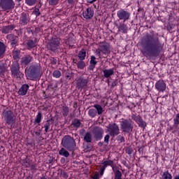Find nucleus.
<instances>
[{
	"instance_id": "1",
	"label": "nucleus",
	"mask_w": 179,
	"mask_h": 179,
	"mask_svg": "<svg viewBox=\"0 0 179 179\" xmlns=\"http://www.w3.org/2000/svg\"><path fill=\"white\" fill-rule=\"evenodd\" d=\"M141 52L147 59L155 61L160 57L163 50V45L159 38V34L154 31L146 33L141 41Z\"/></svg>"
},
{
	"instance_id": "2",
	"label": "nucleus",
	"mask_w": 179,
	"mask_h": 179,
	"mask_svg": "<svg viewBox=\"0 0 179 179\" xmlns=\"http://www.w3.org/2000/svg\"><path fill=\"white\" fill-rule=\"evenodd\" d=\"M41 66L40 64H32L26 71L25 75L29 80H37L41 78Z\"/></svg>"
},
{
	"instance_id": "3",
	"label": "nucleus",
	"mask_w": 179,
	"mask_h": 179,
	"mask_svg": "<svg viewBox=\"0 0 179 179\" xmlns=\"http://www.w3.org/2000/svg\"><path fill=\"white\" fill-rule=\"evenodd\" d=\"M62 145L69 152H75L76 150V142L73 137L66 135L62 139Z\"/></svg>"
},
{
	"instance_id": "4",
	"label": "nucleus",
	"mask_w": 179,
	"mask_h": 179,
	"mask_svg": "<svg viewBox=\"0 0 179 179\" xmlns=\"http://www.w3.org/2000/svg\"><path fill=\"white\" fill-rule=\"evenodd\" d=\"M2 118L4 120L7 125H10L11 128H15L16 124V116L11 110H4L2 113Z\"/></svg>"
},
{
	"instance_id": "5",
	"label": "nucleus",
	"mask_w": 179,
	"mask_h": 179,
	"mask_svg": "<svg viewBox=\"0 0 179 179\" xmlns=\"http://www.w3.org/2000/svg\"><path fill=\"white\" fill-rule=\"evenodd\" d=\"M120 129L122 134L131 135L134 132V121L131 119H122V121H120Z\"/></svg>"
},
{
	"instance_id": "6",
	"label": "nucleus",
	"mask_w": 179,
	"mask_h": 179,
	"mask_svg": "<svg viewBox=\"0 0 179 179\" xmlns=\"http://www.w3.org/2000/svg\"><path fill=\"white\" fill-rule=\"evenodd\" d=\"M60 44L61 42H59V39L58 38H52L51 41L47 44L46 48L49 51L57 52V50H59Z\"/></svg>"
},
{
	"instance_id": "7",
	"label": "nucleus",
	"mask_w": 179,
	"mask_h": 179,
	"mask_svg": "<svg viewBox=\"0 0 179 179\" xmlns=\"http://www.w3.org/2000/svg\"><path fill=\"white\" fill-rule=\"evenodd\" d=\"M10 71L13 78H20L22 73L20 72V64L18 61L13 62V64L10 66Z\"/></svg>"
},
{
	"instance_id": "8",
	"label": "nucleus",
	"mask_w": 179,
	"mask_h": 179,
	"mask_svg": "<svg viewBox=\"0 0 179 179\" xmlns=\"http://www.w3.org/2000/svg\"><path fill=\"white\" fill-rule=\"evenodd\" d=\"M107 128L109 135L113 136V138H115V136H118V135H120V127H118L117 123H110L108 124Z\"/></svg>"
},
{
	"instance_id": "9",
	"label": "nucleus",
	"mask_w": 179,
	"mask_h": 179,
	"mask_svg": "<svg viewBox=\"0 0 179 179\" xmlns=\"http://www.w3.org/2000/svg\"><path fill=\"white\" fill-rule=\"evenodd\" d=\"M92 135L95 141H101L104 135V129L100 127H95L92 129Z\"/></svg>"
},
{
	"instance_id": "10",
	"label": "nucleus",
	"mask_w": 179,
	"mask_h": 179,
	"mask_svg": "<svg viewBox=\"0 0 179 179\" xmlns=\"http://www.w3.org/2000/svg\"><path fill=\"white\" fill-rule=\"evenodd\" d=\"M0 7L4 10H10L15 8L13 0H0Z\"/></svg>"
},
{
	"instance_id": "11",
	"label": "nucleus",
	"mask_w": 179,
	"mask_h": 179,
	"mask_svg": "<svg viewBox=\"0 0 179 179\" xmlns=\"http://www.w3.org/2000/svg\"><path fill=\"white\" fill-rule=\"evenodd\" d=\"M131 120H133V121H135V122H136L140 128H143V129H145L146 128V122L143 120L142 116H141L140 115H136L135 114H133L131 115Z\"/></svg>"
},
{
	"instance_id": "12",
	"label": "nucleus",
	"mask_w": 179,
	"mask_h": 179,
	"mask_svg": "<svg viewBox=\"0 0 179 179\" xmlns=\"http://www.w3.org/2000/svg\"><path fill=\"white\" fill-rule=\"evenodd\" d=\"M117 16L120 20L127 22V20H129V16H131V13L124 9H121L117 12Z\"/></svg>"
},
{
	"instance_id": "13",
	"label": "nucleus",
	"mask_w": 179,
	"mask_h": 179,
	"mask_svg": "<svg viewBox=\"0 0 179 179\" xmlns=\"http://www.w3.org/2000/svg\"><path fill=\"white\" fill-rule=\"evenodd\" d=\"M29 22H30V15L29 13H22L20 17V24L26 26Z\"/></svg>"
},
{
	"instance_id": "14",
	"label": "nucleus",
	"mask_w": 179,
	"mask_h": 179,
	"mask_svg": "<svg viewBox=\"0 0 179 179\" xmlns=\"http://www.w3.org/2000/svg\"><path fill=\"white\" fill-rule=\"evenodd\" d=\"M99 50L102 52L103 55H107V54H110V44L101 42L99 45Z\"/></svg>"
},
{
	"instance_id": "15",
	"label": "nucleus",
	"mask_w": 179,
	"mask_h": 179,
	"mask_svg": "<svg viewBox=\"0 0 179 179\" xmlns=\"http://www.w3.org/2000/svg\"><path fill=\"white\" fill-rule=\"evenodd\" d=\"M166 83H164V80H159L155 83V89L159 92V93H163L164 90H166Z\"/></svg>"
},
{
	"instance_id": "16",
	"label": "nucleus",
	"mask_w": 179,
	"mask_h": 179,
	"mask_svg": "<svg viewBox=\"0 0 179 179\" xmlns=\"http://www.w3.org/2000/svg\"><path fill=\"white\" fill-rule=\"evenodd\" d=\"M7 38L10 40L12 47H16L19 44V38L13 34L7 35Z\"/></svg>"
},
{
	"instance_id": "17",
	"label": "nucleus",
	"mask_w": 179,
	"mask_h": 179,
	"mask_svg": "<svg viewBox=\"0 0 179 179\" xmlns=\"http://www.w3.org/2000/svg\"><path fill=\"white\" fill-rule=\"evenodd\" d=\"M83 16L87 20L92 19L94 16V10H93L92 7H89L83 13Z\"/></svg>"
},
{
	"instance_id": "18",
	"label": "nucleus",
	"mask_w": 179,
	"mask_h": 179,
	"mask_svg": "<svg viewBox=\"0 0 179 179\" xmlns=\"http://www.w3.org/2000/svg\"><path fill=\"white\" fill-rule=\"evenodd\" d=\"M87 79L80 78L76 80V86L78 89H84L87 86Z\"/></svg>"
},
{
	"instance_id": "19",
	"label": "nucleus",
	"mask_w": 179,
	"mask_h": 179,
	"mask_svg": "<svg viewBox=\"0 0 179 179\" xmlns=\"http://www.w3.org/2000/svg\"><path fill=\"white\" fill-rule=\"evenodd\" d=\"M33 61V57L30 55H26L21 58L20 64L22 66H27Z\"/></svg>"
},
{
	"instance_id": "20",
	"label": "nucleus",
	"mask_w": 179,
	"mask_h": 179,
	"mask_svg": "<svg viewBox=\"0 0 179 179\" xmlns=\"http://www.w3.org/2000/svg\"><path fill=\"white\" fill-rule=\"evenodd\" d=\"M116 27L118 29V31L120 33H123V34H127V33H128V26H127L124 22L120 23V25L116 24Z\"/></svg>"
},
{
	"instance_id": "21",
	"label": "nucleus",
	"mask_w": 179,
	"mask_h": 179,
	"mask_svg": "<svg viewBox=\"0 0 179 179\" xmlns=\"http://www.w3.org/2000/svg\"><path fill=\"white\" fill-rule=\"evenodd\" d=\"M15 27V24L3 26L1 28V33H3V34H8V33H10V31H12Z\"/></svg>"
},
{
	"instance_id": "22",
	"label": "nucleus",
	"mask_w": 179,
	"mask_h": 179,
	"mask_svg": "<svg viewBox=\"0 0 179 179\" xmlns=\"http://www.w3.org/2000/svg\"><path fill=\"white\" fill-rule=\"evenodd\" d=\"M29 85L27 84L22 85L17 92L19 96H26V94H27V90H29Z\"/></svg>"
},
{
	"instance_id": "23",
	"label": "nucleus",
	"mask_w": 179,
	"mask_h": 179,
	"mask_svg": "<svg viewBox=\"0 0 179 179\" xmlns=\"http://www.w3.org/2000/svg\"><path fill=\"white\" fill-rule=\"evenodd\" d=\"M96 65H97V61H96V57H94V55H92L91 59L90 61V66L88 67V69L90 71H94Z\"/></svg>"
},
{
	"instance_id": "24",
	"label": "nucleus",
	"mask_w": 179,
	"mask_h": 179,
	"mask_svg": "<svg viewBox=\"0 0 179 179\" xmlns=\"http://www.w3.org/2000/svg\"><path fill=\"white\" fill-rule=\"evenodd\" d=\"M113 171L114 173V179H122V173L118 170V166L113 167Z\"/></svg>"
},
{
	"instance_id": "25",
	"label": "nucleus",
	"mask_w": 179,
	"mask_h": 179,
	"mask_svg": "<svg viewBox=\"0 0 179 179\" xmlns=\"http://www.w3.org/2000/svg\"><path fill=\"white\" fill-rule=\"evenodd\" d=\"M37 44V38H34V40L29 39L27 41V46L29 49L34 48Z\"/></svg>"
},
{
	"instance_id": "26",
	"label": "nucleus",
	"mask_w": 179,
	"mask_h": 179,
	"mask_svg": "<svg viewBox=\"0 0 179 179\" xmlns=\"http://www.w3.org/2000/svg\"><path fill=\"white\" fill-rule=\"evenodd\" d=\"M5 52H6V45L0 41V58H3V57H5Z\"/></svg>"
},
{
	"instance_id": "27",
	"label": "nucleus",
	"mask_w": 179,
	"mask_h": 179,
	"mask_svg": "<svg viewBox=\"0 0 179 179\" xmlns=\"http://www.w3.org/2000/svg\"><path fill=\"white\" fill-rule=\"evenodd\" d=\"M55 121V118L51 117L50 120L46 121V123L44 124L45 132H48V129H50V127L54 124Z\"/></svg>"
},
{
	"instance_id": "28",
	"label": "nucleus",
	"mask_w": 179,
	"mask_h": 179,
	"mask_svg": "<svg viewBox=\"0 0 179 179\" xmlns=\"http://www.w3.org/2000/svg\"><path fill=\"white\" fill-rule=\"evenodd\" d=\"M20 54L21 51L19 49H17L15 48L13 50V58L15 61H17V59H20Z\"/></svg>"
},
{
	"instance_id": "29",
	"label": "nucleus",
	"mask_w": 179,
	"mask_h": 179,
	"mask_svg": "<svg viewBox=\"0 0 179 179\" xmlns=\"http://www.w3.org/2000/svg\"><path fill=\"white\" fill-rule=\"evenodd\" d=\"M103 72L104 78H106L107 79L108 78H110L111 76H113V75H114V69H105V70H103Z\"/></svg>"
},
{
	"instance_id": "30",
	"label": "nucleus",
	"mask_w": 179,
	"mask_h": 179,
	"mask_svg": "<svg viewBox=\"0 0 179 179\" xmlns=\"http://www.w3.org/2000/svg\"><path fill=\"white\" fill-rule=\"evenodd\" d=\"M72 127L74 128L78 129L82 128L83 127V124H82V122H80V120L79 119H74L73 121L71 123Z\"/></svg>"
},
{
	"instance_id": "31",
	"label": "nucleus",
	"mask_w": 179,
	"mask_h": 179,
	"mask_svg": "<svg viewBox=\"0 0 179 179\" xmlns=\"http://www.w3.org/2000/svg\"><path fill=\"white\" fill-rule=\"evenodd\" d=\"M73 62L77 65V68H78V69H85L86 67V63L83 60H80L78 62L73 60Z\"/></svg>"
},
{
	"instance_id": "32",
	"label": "nucleus",
	"mask_w": 179,
	"mask_h": 179,
	"mask_svg": "<svg viewBox=\"0 0 179 179\" xmlns=\"http://www.w3.org/2000/svg\"><path fill=\"white\" fill-rule=\"evenodd\" d=\"M101 164H103V167L106 169L108 166H110V167H112V170H113V167H117V166H114V161L113 160H108V161H104L103 162L101 163Z\"/></svg>"
},
{
	"instance_id": "33",
	"label": "nucleus",
	"mask_w": 179,
	"mask_h": 179,
	"mask_svg": "<svg viewBox=\"0 0 179 179\" xmlns=\"http://www.w3.org/2000/svg\"><path fill=\"white\" fill-rule=\"evenodd\" d=\"M92 133H85V135L84 136V142H86L87 143H92Z\"/></svg>"
},
{
	"instance_id": "34",
	"label": "nucleus",
	"mask_w": 179,
	"mask_h": 179,
	"mask_svg": "<svg viewBox=\"0 0 179 179\" xmlns=\"http://www.w3.org/2000/svg\"><path fill=\"white\" fill-rule=\"evenodd\" d=\"M59 155L60 156H64V157H69V152L65 149V148H62L59 151Z\"/></svg>"
},
{
	"instance_id": "35",
	"label": "nucleus",
	"mask_w": 179,
	"mask_h": 179,
	"mask_svg": "<svg viewBox=\"0 0 179 179\" xmlns=\"http://www.w3.org/2000/svg\"><path fill=\"white\" fill-rule=\"evenodd\" d=\"M94 108H95V110L96 111V114H98V115H101V114H103V113H104V110H103V107H101L99 104L94 105Z\"/></svg>"
},
{
	"instance_id": "36",
	"label": "nucleus",
	"mask_w": 179,
	"mask_h": 179,
	"mask_svg": "<svg viewBox=\"0 0 179 179\" xmlns=\"http://www.w3.org/2000/svg\"><path fill=\"white\" fill-rule=\"evenodd\" d=\"M78 58L80 61H84L86 58V50L83 49L78 53Z\"/></svg>"
},
{
	"instance_id": "37",
	"label": "nucleus",
	"mask_w": 179,
	"mask_h": 179,
	"mask_svg": "<svg viewBox=\"0 0 179 179\" xmlns=\"http://www.w3.org/2000/svg\"><path fill=\"white\" fill-rule=\"evenodd\" d=\"M88 115L91 117V118H94L97 115V110L94 108H91L88 110Z\"/></svg>"
},
{
	"instance_id": "38",
	"label": "nucleus",
	"mask_w": 179,
	"mask_h": 179,
	"mask_svg": "<svg viewBox=\"0 0 179 179\" xmlns=\"http://www.w3.org/2000/svg\"><path fill=\"white\" fill-rule=\"evenodd\" d=\"M162 179H173V176L169 171H166L163 173Z\"/></svg>"
},
{
	"instance_id": "39",
	"label": "nucleus",
	"mask_w": 179,
	"mask_h": 179,
	"mask_svg": "<svg viewBox=\"0 0 179 179\" xmlns=\"http://www.w3.org/2000/svg\"><path fill=\"white\" fill-rule=\"evenodd\" d=\"M41 120H43V114H41V112H38L35 118L34 124H40Z\"/></svg>"
},
{
	"instance_id": "40",
	"label": "nucleus",
	"mask_w": 179,
	"mask_h": 179,
	"mask_svg": "<svg viewBox=\"0 0 179 179\" xmlns=\"http://www.w3.org/2000/svg\"><path fill=\"white\" fill-rule=\"evenodd\" d=\"M6 72V64L2 62H0V76L3 75Z\"/></svg>"
},
{
	"instance_id": "41",
	"label": "nucleus",
	"mask_w": 179,
	"mask_h": 179,
	"mask_svg": "<svg viewBox=\"0 0 179 179\" xmlns=\"http://www.w3.org/2000/svg\"><path fill=\"white\" fill-rule=\"evenodd\" d=\"M69 114V107L68 106H63L62 108V115L64 117H68Z\"/></svg>"
},
{
	"instance_id": "42",
	"label": "nucleus",
	"mask_w": 179,
	"mask_h": 179,
	"mask_svg": "<svg viewBox=\"0 0 179 179\" xmlns=\"http://www.w3.org/2000/svg\"><path fill=\"white\" fill-rule=\"evenodd\" d=\"M62 73L59 70H55L52 73L53 78H55L56 79H59L62 76Z\"/></svg>"
},
{
	"instance_id": "43",
	"label": "nucleus",
	"mask_w": 179,
	"mask_h": 179,
	"mask_svg": "<svg viewBox=\"0 0 179 179\" xmlns=\"http://www.w3.org/2000/svg\"><path fill=\"white\" fill-rule=\"evenodd\" d=\"M47 1L50 6H56L59 3V0H47Z\"/></svg>"
},
{
	"instance_id": "44",
	"label": "nucleus",
	"mask_w": 179,
	"mask_h": 179,
	"mask_svg": "<svg viewBox=\"0 0 179 179\" xmlns=\"http://www.w3.org/2000/svg\"><path fill=\"white\" fill-rule=\"evenodd\" d=\"M37 3V0H25V3L29 5V6H33V5H36Z\"/></svg>"
},
{
	"instance_id": "45",
	"label": "nucleus",
	"mask_w": 179,
	"mask_h": 179,
	"mask_svg": "<svg viewBox=\"0 0 179 179\" xmlns=\"http://www.w3.org/2000/svg\"><path fill=\"white\" fill-rule=\"evenodd\" d=\"M138 15H141V17L143 19L145 17V9L143 8H138Z\"/></svg>"
},
{
	"instance_id": "46",
	"label": "nucleus",
	"mask_w": 179,
	"mask_h": 179,
	"mask_svg": "<svg viewBox=\"0 0 179 179\" xmlns=\"http://www.w3.org/2000/svg\"><path fill=\"white\" fill-rule=\"evenodd\" d=\"M116 141H117V142H120V143H123L124 142H125V138L123 136L119 135L117 136Z\"/></svg>"
},
{
	"instance_id": "47",
	"label": "nucleus",
	"mask_w": 179,
	"mask_h": 179,
	"mask_svg": "<svg viewBox=\"0 0 179 179\" xmlns=\"http://www.w3.org/2000/svg\"><path fill=\"white\" fill-rule=\"evenodd\" d=\"M174 125L176 127L179 125V113L176 114V117L173 119Z\"/></svg>"
},
{
	"instance_id": "48",
	"label": "nucleus",
	"mask_w": 179,
	"mask_h": 179,
	"mask_svg": "<svg viewBox=\"0 0 179 179\" xmlns=\"http://www.w3.org/2000/svg\"><path fill=\"white\" fill-rule=\"evenodd\" d=\"M34 15H35L36 17H38L40 16L41 15V13H40V9L36 8H34L33 13H32Z\"/></svg>"
},
{
	"instance_id": "49",
	"label": "nucleus",
	"mask_w": 179,
	"mask_h": 179,
	"mask_svg": "<svg viewBox=\"0 0 179 179\" xmlns=\"http://www.w3.org/2000/svg\"><path fill=\"white\" fill-rule=\"evenodd\" d=\"M125 152L127 155H132L134 150L131 147H127L125 150Z\"/></svg>"
},
{
	"instance_id": "50",
	"label": "nucleus",
	"mask_w": 179,
	"mask_h": 179,
	"mask_svg": "<svg viewBox=\"0 0 179 179\" xmlns=\"http://www.w3.org/2000/svg\"><path fill=\"white\" fill-rule=\"evenodd\" d=\"M96 55L99 57V58H101V57H104V55H103V52H101L100 50H99V48L96 50Z\"/></svg>"
},
{
	"instance_id": "51",
	"label": "nucleus",
	"mask_w": 179,
	"mask_h": 179,
	"mask_svg": "<svg viewBox=\"0 0 179 179\" xmlns=\"http://www.w3.org/2000/svg\"><path fill=\"white\" fill-rule=\"evenodd\" d=\"M109 141H110V135L107 134L104 137V142L106 143V145H108Z\"/></svg>"
},
{
	"instance_id": "52",
	"label": "nucleus",
	"mask_w": 179,
	"mask_h": 179,
	"mask_svg": "<svg viewBox=\"0 0 179 179\" xmlns=\"http://www.w3.org/2000/svg\"><path fill=\"white\" fill-rule=\"evenodd\" d=\"M50 63L52 65H57V59H55V57H52L50 59Z\"/></svg>"
},
{
	"instance_id": "53",
	"label": "nucleus",
	"mask_w": 179,
	"mask_h": 179,
	"mask_svg": "<svg viewBox=\"0 0 179 179\" xmlns=\"http://www.w3.org/2000/svg\"><path fill=\"white\" fill-rule=\"evenodd\" d=\"M106 170V168L102 166L100 170H99V175L101 176H103V175L104 174V171Z\"/></svg>"
},
{
	"instance_id": "54",
	"label": "nucleus",
	"mask_w": 179,
	"mask_h": 179,
	"mask_svg": "<svg viewBox=\"0 0 179 179\" xmlns=\"http://www.w3.org/2000/svg\"><path fill=\"white\" fill-rule=\"evenodd\" d=\"M118 85V80H115L111 85V87H115Z\"/></svg>"
},
{
	"instance_id": "55",
	"label": "nucleus",
	"mask_w": 179,
	"mask_h": 179,
	"mask_svg": "<svg viewBox=\"0 0 179 179\" xmlns=\"http://www.w3.org/2000/svg\"><path fill=\"white\" fill-rule=\"evenodd\" d=\"M86 134V130L85 129H82L80 130V136H83Z\"/></svg>"
},
{
	"instance_id": "56",
	"label": "nucleus",
	"mask_w": 179,
	"mask_h": 179,
	"mask_svg": "<svg viewBox=\"0 0 179 179\" xmlns=\"http://www.w3.org/2000/svg\"><path fill=\"white\" fill-rule=\"evenodd\" d=\"M65 77L66 78V79H72V74H70L69 73H65Z\"/></svg>"
},
{
	"instance_id": "57",
	"label": "nucleus",
	"mask_w": 179,
	"mask_h": 179,
	"mask_svg": "<svg viewBox=\"0 0 179 179\" xmlns=\"http://www.w3.org/2000/svg\"><path fill=\"white\" fill-rule=\"evenodd\" d=\"M41 31V29L40 27H36L35 28V34H38V33H40Z\"/></svg>"
},
{
	"instance_id": "58",
	"label": "nucleus",
	"mask_w": 179,
	"mask_h": 179,
	"mask_svg": "<svg viewBox=\"0 0 179 179\" xmlns=\"http://www.w3.org/2000/svg\"><path fill=\"white\" fill-rule=\"evenodd\" d=\"M99 176H100V174H99V173H95V174L92 176V179H99Z\"/></svg>"
},
{
	"instance_id": "59",
	"label": "nucleus",
	"mask_w": 179,
	"mask_h": 179,
	"mask_svg": "<svg viewBox=\"0 0 179 179\" xmlns=\"http://www.w3.org/2000/svg\"><path fill=\"white\" fill-rule=\"evenodd\" d=\"M87 3H94V2H97L98 0H86Z\"/></svg>"
},
{
	"instance_id": "60",
	"label": "nucleus",
	"mask_w": 179,
	"mask_h": 179,
	"mask_svg": "<svg viewBox=\"0 0 179 179\" xmlns=\"http://www.w3.org/2000/svg\"><path fill=\"white\" fill-rule=\"evenodd\" d=\"M35 135L36 136H40V135H41V129H40L38 131H35Z\"/></svg>"
},
{
	"instance_id": "61",
	"label": "nucleus",
	"mask_w": 179,
	"mask_h": 179,
	"mask_svg": "<svg viewBox=\"0 0 179 179\" xmlns=\"http://www.w3.org/2000/svg\"><path fill=\"white\" fill-rule=\"evenodd\" d=\"M67 2L69 5H73V3H75V0H67Z\"/></svg>"
},
{
	"instance_id": "62",
	"label": "nucleus",
	"mask_w": 179,
	"mask_h": 179,
	"mask_svg": "<svg viewBox=\"0 0 179 179\" xmlns=\"http://www.w3.org/2000/svg\"><path fill=\"white\" fill-rule=\"evenodd\" d=\"M65 161H66V159H65L64 157H62V158H61V159H60V162H61V163H62V164H64Z\"/></svg>"
},
{
	"instance_id": "63",
	"label": "nucleus",
	"mask_w": 179,
	"mask_h": 179,
	"mask_svg": "<svg viewBox=\"0 0 179 179\" xmlns=\"http://www.w3.org/2000/svg\"><path fill=\"white\" fill-rule=\"evenodd\" d=\"M63 177H64V178H68V173L66 172H64Z\"/></svg>"
},
{
	"instance_id": "64",
	"label": "nucleus",
	"mask_w": 179,
	"mask_h": 179,
	"mask_svg": "<svg viewBox=\"0 0 179 179\" xmlns=\"http://www.w3.org/2000/svg\"><path fill=\"white\" fill-rule=\"evenodd\" d=\"M138 152H139V153L143 152V147L140 148L138 149Z\"/></svg>"
}]
</instances>
